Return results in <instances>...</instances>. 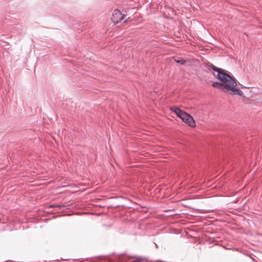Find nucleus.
<instances>
[{
	"mask_svg": "<svg viewBox=\"0 0 262 262\" xmlns=\"http://www.w3.org/2000/svg\"><path fill=\"white\" fill-rule=\"evenodd\" d=\"M182 120L191 127L195 126V125L193 118L189 114L188 115V117H184Z\"/></svg>",
	"mask_w": 262,
	"mask_h": 262,
	"instance_id": "nucleus-3",
	"label": "nucleus"
},
{
	"mask_svg": "<svg viewBox=\"0 0 262 262\" xmlns=\"http://www.w3.org/2000/svg\"><path fill=\"white\" fill-rule=\"evenodd\" d=\"M188 114L184 111L182 114H181V115L180 116V118L182 119L184 117H188Z\"/></svg>",
	"mask_w": 262,
	"mask_h": 262,
	"instance_id": "nucleus-6",
	"label": "nucleus"
},
{
	"mask_svg": "<svg viewBox=\"0 0 262 262\" xmlns=\"http://www.w3.org/2000/svg\"><path fill=\"white\" fill-rule=\"evenodd\" d=\"M124 16L122 14L120 10L116 9L112 14V20L114 23L117 24L124 19Z\"/></svg>",
	"mask_w": 262,
	"mask_h": 262,
	"instance_id": "nucleus-2",
	"label": "nucleus"
},
{
	"mask_svg": "<svg viewBox=\"0 0 262 262\" xmlns=\"http://www.w3.org/2000/svg\"><path fill=\"white\" fill-rule=\"evenodd\" d=\"M176 62L181 65H183L185 63L186 61L185 60H175Z\"/></svg>",
	"mask_w": 262,
	"mask_h": 262,
	"instance_id": "nucleus-5",
	"label": "nucleus"
},
{
	"mask_svg": "<svg viewBox=\"0 0 262 262\" xmlns=\"http://www.w3.org/2000/svg\"><path fill=\"white\" fill-rule=\"evenodd\" d=\"M207 67L208 70H212L217 72V78L221 81V82H213L212 83L213 87L218 88L224 91L230 90V94L232 95L241 96L244 95L243 92L236 88L237 85L236 79L229 72L217 68L211 63L207 64Z\"/></svg>",
	"mask_w": 262,
	"mask_h": 262,
	"instance_id": "nucleus-1",
	"label": "nucleus"
},
{
	"mask_svg": "<svg viewBox=\"0 0 262 262\" xmlns=\"http://www.w3.org/2000/svg\"><path fill=\"white\" fill-rule=\"evenodd\" d=\"M155 245L156 248H158V245L156 243H155Z\"/></svg>",
	"mask_w": 262,
	"mask_h": 262,
	"instance_id": "nucleus-8",
	"label": "nucleus"
},
{
	"mask_svg": "<svg viewBox=\"0 0 262 262\" xmlns=\"http://www.w3.org/2000/svg\"><path fill=\"white\" fill-rule=\"evenodd\" d=\"M136 258H137V260H134V261H132L131 262H140L142 260V258L141 257H137Z\"/></svg>",
	"mask_w": 262,
	"mask_h": 262,
	"instance_id": "nucleus-7",
	"label": "nucleus"
},
{
	"mask_svg": "<svg viewBox=\"0 0 262 262\" xmlns=\"http://www.w3.org/2000/svg\"><path fill=\"white\" fill-rule=\"evenodd\" d=\"M170 110L176 113V114L180 118V116L182 113H183L184 111L181 110L179 107H177L176 106H173L170 108Z\"/></svg>",
	"mask_w": 262,
	"mask_h": 262,
	"instance_id": "nucleus-4",
	"label": "nucleus"
}]
</instances>
